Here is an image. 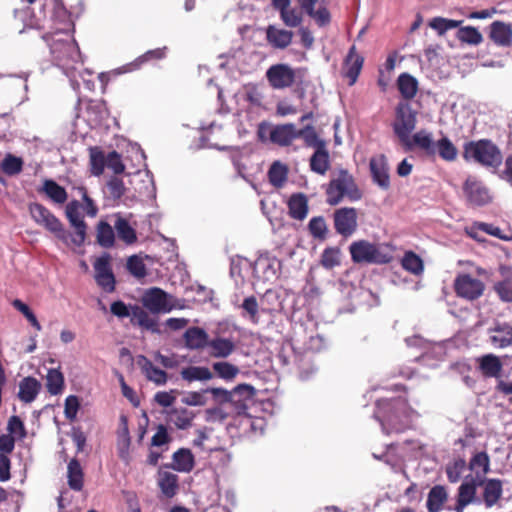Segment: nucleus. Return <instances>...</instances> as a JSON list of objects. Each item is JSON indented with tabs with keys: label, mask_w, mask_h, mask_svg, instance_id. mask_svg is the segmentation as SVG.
Instances as JSON below:
<instances>
[{
	"label": "nucleus",
	"mask_w": 512,
	"mask_h": 512,
	"mask_svg": "<svg viewBox=\"0 0 512 512\" xmlns=\"http://www.w3.org/2000/svg\"><path fill=\"white\" fill-rule=\"evenodd\" d=\"M363 193L358 187L352 174L346 169H340L337 176L332 178L326 188V202L336 206L344 198L355 202L362 198Z\"/></svg>",
	"instance_id": "1"
},
{
	"label": "nucleus",
	"mask_w": 512,
	"mask_h": 512,
	"mask_svg": "<svg viewBox=\"0 0 512 512\" xmlns=\"http://www.w3.org/2000/svg\"><path fill=\"white\" fill-rule=\"evenodd\" d=\"M463 157L485 167L498 168L503 160L500 149L489 139L469 141L464 144Z\"/></svg>",
	"instance_id": "2"
},
{
	"label": "nucleus",
	"mask_w": 512,
	"mask_h": 512,
	"mask_svg": "<svg viewBox=\"0 0 512 512\" xmlns=\"http://www.w3.org/2000/svg\"><path fill=\"white\" fill-rule=\"evenodd\" d=\"M416 124L417 112L409 102L399 101L395 107V119L392 123V128L394 134L407 150H411L414 146L413 138H410V134L415 129Z\"/></svg>",
	"instance_id": "3"
},
{
	"label": "nucleus",
	"mask_w": 512,
	"mask_h": 512,
	"mask_svg": "<svg viewBox=\"0 0 512 512\" xmlns=\"http://www.w3.org/2000/svg\"><path fill=\"white\" fill-rule=\"evenodd\" d=\"M413 144L423 150L427 156L434 157L438 153L443 160L449 162L457 158V148L447 137L434 142L430 133L420 130L413 135Z\"/></svg>",
	"instance_id": "4"
},
{
	"label": "nucleus",
	"mask_w": 512,
	"mask_h": 512,
	"mask_svg": "<svg viewBox=\"0 0 512 512\" xmlns=\"http://www.w3.org/2000/svg\"><path fill=\"white\" fill-rule=\"evenodd\" d=\"M349 252L356 264H388L393 258L390 254L382 252L378 245L367 240L352 242Z\"/></svg>",
	"instance_id": "5"
},
{
	"label": "nucleus",
	"mask_w": 512,
	"mask_h": 512,
	"mask_svg": "<svg viewBox=\"0 0 512 512\" xmlns=\"http://www.w3.org/2000/svg\"><path fill=\"white\" fill-rule=\"evenodd\" d=\"M79 209L80 203L77 200H72L66 205V217L70 225L74 228L73 233L66 230L67 237L63 240V244L67 247H81L86 240L87 224L81 217Z\"/></svg>",
	"instance_id": "6"
},
{
	"label": "nucleus",
	"mask_w": 512,
	"mask_h": 512,
	"mask_svg": "<svg viewBox=\"0 0 512 512\" xmlns=\"http://www.w3.org/2000/svg\"><path fill=\"white\" fill-rule=\"evenodd\" d=\"M29 212L38 225L43 226L63 243V240L67 237L66 229L63 223L47 207L40 203H31Z\"/></svg>",
	"instance_id": "7"
},
{
	"label": "nucleus",
	"mask_w": 512,
	"mask_h": 512,
	"mask_svg": "<svg viewBox=\"0 0 512 512\" xmlns=\"http://www.w3.org/2000/svg\"><path fill=\"white\" fill-rule=\"evenodd\" d=\"M453 288L458 297L474 301L483 295L485 284L470 274L461 273L456 276Z\"/></svg>",
	"instance_id": "8"
},
{
	"label": "nucleus",
	"mask_w": 512,
	"mask_h": 512,
	"mask_svg": "<svg viewBox=\"0 0 512 512\" xmlns=\"http://www.w3.org/2000/svg\"><path fill=\"white\" fill-rule=\"evenodd\" d=\"M173 296L158 287H152L142 296L143 306L154 314L167 313L175 308Z\"/></svg>",
	"instance_id": "9"
},
{
	"label": "nucleus",
	"mask_w": 512,
	"mask_h": 512,
	"mask_svg": "<svg viewBox=\"0 0 512 512\" xmlns=\"http://www.w3.org/2000/svg\"><path fill=\"white\" fill-rule=\"evenodd\" d=\"M93 268L97 285L107 293L114 292L116 279L111 266L110 254L104 253L98 257L93 263Z\"/></svg>",
	"instance_id": "10"
},
{
	"label": "nucleus",
	"mask_w": 512,
	"mask_h": 512,
	"mask_svg": "<svg viewBox=\"0 0 512 512\" xmlns=\"http://www.w3.org/2000/svg\"><path fill=\"white\" fill-rule=\"evenodd\" d=\"M357 210L353 207L336 209L333 213L335 231L343 237H349L355 233L358 226Z\"/></svg>",
	"instance_id": "11"
},
{
	"label": "nucleus",
	"mask_w": 512,
	"mask_h": 512,
	"mask_svg": "<svg viewBox=\"0 0 512 512\" xmlns=\"http://www.w3.org/2000/svg\"><path fill=\"white\" fill-rule=\"evenodd\" d=\"M266 78L273 89H285L295 82V71L288 64H275L266 71Z\"/></svg>",
	"instance_id": "12"
},
{
	"label": "nucleus",
	"mask_w": 512,
	"mask_h": 512,
	"mask_svg": "<svg viewBox=\"0 0 512 512\" xmlns=\"http://www.w3.org/2000/svg\"><path fill=\"white\" fill-rule=\"evenodd\" d=\"M463 192L471 205L483 206L491 201L489 190L475 176H468L463 184Z\"/></svg>",
	"instance_id": "13"
},
{
	"label": "nucleus",
	"mask_w": 512,
	"mask_h": 512,
	"mask_svg": "<svg viewBox=\"0 0 512 512\" xmlns=\"http://www.w3.org/2000/svg\"><path fill=\"white\" fill-rule=\"evenodd\" d=\"M481 485L480 477H472L468 475L465 480L458 487L455 510L456 512H463L464 508L477 501L476 492L477 488Z\"/></svg>",
	"instance_id": "14"
},
{
	"label": "nucleus",
	"mask_w": 512,
	"mask_h": 512,
	"mask_svg": "<svg viewBox=\"0 0 512 512\" xmlns=\"http://www.w3.org/2000/svg\"><path fill=\"white\" fill-rule=\"evenodd\" d=\"M370 172L374 183L387 190L390 187L387 158L384 154L373 156L369 162Z\"/></svg>",
	"instance_id": "15"
},
{
	"label": "nucleus",
	"mask_w": 512,
	"mask_h": 512,
	"mask_svg": "<svg viewBox=\"0 0 512 512\" xmlns=\"http://www.w3.org/2000/svg\"><path fill=\"white\" fill-rule=\"evenodd\" d=\"M266 42L273 48L284 50L292 43L294 33L290 30L279 28L276 25L270 24L265 28Z\"/></svg>",
	"instance_id": "16"
},
{
	"label": "nucleus",
	"mask_w": 512,
	"mask_h": 512,
	"mask_svg": "<svg viewBox=\"0 0 512 512\" xmlns=\"http://www.w3.org/2000/svg\"><path fill=\"white\" fill-rule=\"evenodd\" d=\"M476 370L484 378H499L503 369L500 358L494 354H485L475 359Z\"/></svg>",
	"instance_id": "17"
},
{
	"label": "nucleus",
	"mask_w": 512,
	"mask_h": 512,
	"mask_svg": "<svg viewBox=\"0 0 512 512\" xmlns=\"http://www.w3.org/2000/svg\"><path fill=\"white\" fill-rule=\"evenodd\" d=\"M481 485L479 487H483V501L486 507L494 506L499 499L502 497L503 493V485L500 479H486L480 477Z\"/></svg>",
	"instance_id": "18"
},
{
	"label": "nucleus",
	"mask_w": 512,
	"mask_h": 512,
	"mask_svg": "<svg viewBox=\"0 0 512 512\" xmlns=\"http://www.w3.org/2000/svg\"><path fill=\"white\" fill-rule=\"evenodd\" d=\"M364 58L356 53L353 45L344 60V76L349 79V85H354L363 67Z\"/></svg>",
	"instance_id": "19"
},
{
	"label": "nucleus",
	"mask_w": 512,
	"mask_h": 512,
	"mask_svg": "<svg viewBox=\"0 0 512 512\" xmlns=\"http://www.w3.org/2000/svg\"><path fill=\"white\" fill-rule=\"evenodd\" d=\"M297 139L296 126L293 123L279 124L270 130V140L272 143L285 147Z\"/></svg>",
	"instance_id": "20"
},
{
	"label": "nucleus",
	"mask_w": 512,
	"mask_h": 512,
	"mask_svg": "<svg viewBox=\"0 0 512 512\" xmlns=\"http://www.w3.org/2000/svg\"><path fill=\"white\" fill-rule=\"evenodd\" d=\"M50 50L54 59L62 65H69V60L74 61L78 54L76 45L70 41H54Z\"/></svg>",
	"instance_id": "21"
},
{
	"label": "nucleus",
	"mask_w": 512,
	"mask_h": 512,
	"mask_svg": "<svg viewBox=\"0 0 512 512\" xmlns=\"http://www.w3.org/2000/svg\"><path fill=\"white\" fill-rule=\"evenodd\" d=\"M397 89L402 97V101L409 102L418 93L419 82L411 74L404 72L401 73L396 81Z\"/></svg>",
	"instance_id": "22"
},
{
	"label": "nucleus",
	"mask_w": 512,
	"mask_h": 512,
	"mask_svg": "<svg viewBox=\"0 0 512 512\" xmlns=\"http://www.w3.org/2000/svg\"><path fill=\"white\" fill-rule=\"evenodd\" d=\"M137 364L149 381L154 382L156 385H164L167 382V373L154 366L147 357L139 356Z\"/></svg>",
	"instance_id": "23"
},
{
	"label": "nucleus",
	"mask_w": 512,
	"mask_h": 512,
	"mask_svg": "<svg viewBox=\"0 0 512 512\" xmlns=\"http://www.w3.org/2000/svg\"><path fill=\"white\" fill-rule=\"evenodd\" d=\"M288 214L295 220L302 221L308 214V199L303 193H294L290 196L288 202Z\"/></svg>",
	"instance_id": "24"
},
{
	"label": "nucleus",
	"mask_w": 512,
	"mask_h": 512,
	"mask_svg": "<svg viewBox=\"0 0 512 512\" xmlns=\"http://www.w3.org/2000/svg\"><path fill=\"white\" fill-rule=\"evenodd\" d=\"M185 346L190 350H200L207 347L209 335L200 327L188 328L184 335Z\"/></svg>",
	"instance_id": "25"
},
{
	"label": "nucleus",
	"mask_w": 512,
	"mask_h": 512,
	"mask_svg": "<svg viewBox=\"0 0 512 512\" xmlns=\"http://www.w3.org/2000/svg\"><path fill=\"white\" fill-rule=\"evenodd\" d=\"M207 347L212 358H227L236 348L235 343L231 339L223 337L209 339Z\"/></svg>",
	"instance_id": "26"
},
{
	"label": "nucleus",
	"mask_w": 512,
	"mask_h": 512,
	"mask_svg": "<svg viewBox=\"0 0 512 512\" xmlns=\"http://www.w3.org/2000/svg\"><path fill=\"white\" fill-rule=\"evenodd\" d=\"M315 151L310 157V169L319 174L325 175L330 169V156L326 145H320L314 148Z\"/></svg>",
	"instance_id": "27"
},
{
	"label": "nucleus",
	"mask_w": 512,
	"mask_h": 512,
	"mask_svg": "<svg viewBox=\"0 0 512 512\" xmlns=\"http://www.w3.org/2000/svg\"><path fill=\"white\" fill-rule=\"evenodd\" d=\"M114 217V228L117 232L119 240L123 241L126 245L134 244L137 241V234L135 229L120 213L114 214Z\"/></svg>",
	"instance_id": "28"
},
{
	"label": "nucleus",
	"mask_w": 512,
	"mask_h": 512,
	"mask_svg": "<svg viewBox=\"0 0 512 512\" xmlns=\"http://www.w3.org/2000/svg\"><path fill=\"white\" fill-rule=\"evenodd\" d=\"M490 39L498 46L507 47L512 43V29L509 25L494 21L490 25Z\"/></svg>",
	"instance_id": "29"
},
{
	"label": "nucleus",
	"mask_w": 512,
	"mask_h": 512,
	"mask_svg": "<svg viewBox=\"0 0 512 512\" xmlns=\"http://www.w3.org/2000/svg\"><path fill=\"white\" fill-rule=\"evenodd\" d=\"M41 389V383L34 377H24L19 383L18 397L22 402L31 403Z\"/></svg>",
	"instance_id": "30"
},
{
	"label": "nucleus",
	"mask_w": 512,
	"mask_h": 512,
	"mask_svg": "<svg viewBox=\"0 0 512 512\" xmlns=\"http://www.w3.org/2000/svg\"><path fill=\"white\" fill-rule=\"evenodd\" d=\"M38 192L44 193L49 199L57 204H64L68 199V194L65 188L52 179L44 180L43 185Z\"/></svg>",
	"instance_id": "31"
},
{
	"label": "nucleus",
	"mask_w": 512,
	"mask_h": 512,
	"mask_svg": "<svg viewBox=\"0 0 512 512\" xmlns=\"http://www.w3.org/2000/svg\"><path fill=\"white\" fill-rule=\"evenodd\" d=\"M178 480V476L172 472L159 471L158 486L166 498H172L177 494Z\"/></svg>",
	"instance_id": "32"
},
{
	"label": "nucleus",
	"mask_w": 512,
	"mask_h": 512,
	"mask_svg": "<svg viewBox=\"0 0 512 512\" xmlns=\"http://www.w3.org/2000/svg\"><path fill=\"white\" fill-rule=\"evenodd\" d=\"M448 499V493L444 486L435 485L428 493L426 506L429 512H440Z\"/></svg>",
	"instance_id": "33"
},
{
	"label": "nucleus",
	"mask_w": 512,
	"mask_h": 512,
	"mask_svg": "<svg viewBox=\"0 0 512 512\" xmlns=\"http://www.w3.org/2000/svg\"><path fill=\"white\" fill-rule=\"evenodd\" d=\"M68 486L74 491H81L84 486V472L76 458L68 463L67 467Z\"/></svg>",
	"instance_id": "34"
},
{
	"label": "nucleus",
	"mask_w": 512,
	"mask_h": 512,
	"mask_svg": "<svg viewBox=\"0 0 512 512\" xmlns=\"http://www.w3.org/2000/svg\"><path fill=\"white\" fill-rule=\"evenodd\" d=\"M111 224L100 220L96 225V242L103 248H111L115 244V232Z\"/></svg>",
	"instance_id": "35"
},
{
	"label": "nucleus",
	"mask_w": 512,
	"mask_h": 512,
	"mask_svg": "<svg viewBox=\"0 0 512 512\" xmlns=\"http://www.w3.org/2000/svg\"><path fill=\"white\" fill-rule=\"evenodd\" d=\"M468 468L474 472L472 477L485 478L486 474L490 471V457L485 451L477 452L470 459Z\"/></svg>",
	"instance_id": "36"
},
{
	"label": "nucleus",
	"mask_w": 512,
	"mask_h": 512,
	"mask_svg": "<svg viewBox=\"0 0 512 512\" xmlns=\"http://www.w3.org/2000/svg\"><path fill=\"white\" fill-rule=\"evenodd\" d=\"M172 459L173 469L179 472H190L194 467V456L189 449L180 448L174 452Z\"/></svg>",
	"instance_id": "37"
},
{
	"label": "nucleus",
	"mask_w": 512,
	"mask_h": 512,
	"mask_svg": "<svg viewBox=\"0 0 512 512\" xmlns=\"http://www.w3.org/2000/svg\"><path fill=\"white\" fill-rule=\"evenodd\" d=\"M107 156L99 146L89 147L90 172L94 176L103 174L106 167Z\"/></svg>",
	"instance_id": "38"
},
{
	"label": "nucleus",
	"mask_w": 512,
	"mask_h": 512,
	"mask_svg": "<svg viewBox=\"0 0 512 512\" xmlns=\"http://www.w3.org/2000/svg\"><path fill=\"white\" fill-rule=\"evenodd\" d=\"M131 322L139 326L151 330L158 331V323L155 319L151 318L148 313L141 307L134 305L131 307Z\"/></svg>",
	"instance_id": "39"
},
{
	"label": "nucleus",
	"mask_w": 512,
	"mask_h": 512,
	"mask_svg": "<svg viewBox=\"0 0 512 512\" xmlns=\"http://www.w3.org/2000/svg\"><path fill=\"white\" fill-rule=\"evenodd\" d=\"M494 334L490 336L492 345L498 348H506L512 345L511 325L499 324L493 329Z\"/></svg>",
	"instance_id": "40"
},
{
	"label": "nucleus",
	"mask_w": 512,
	"mask_h": 512,
	"mask_svg": "<svg viewBox=\"0 0 512 512\" xmlns=\"http://www.w3.org/2000/svg\"><path fill=\"white\" fill-rule=\"evenodd\" d=\"M180 374L181 377L188 382L208 381L214 377L210 369L204 366H188L183 368Z\"/></svg>",
	"instance_id": "41"
},
{
	"label": "nucleus",
	"mask_w": 512,
	"mask_h": 512,
	"mask_svg": "<svg viewBox=\"0 0 512 512\" xmlns=\"http://www.w3.org/2000/svg\"><path fill=\"white\" fill-rule=\"evenodd\" d=\"M166 55V47L156 48L145 52L143 55L136 58L133 62L129 63L125 67L126 72H132L139 69L143 64L153 61L163 59Z\"/></svg>",
	"instance_id": "42"
},
{
	"label": "nucleus",
	"mask_w": 512,
	"mask_h": 512,
	"mask_svg": "<svg viewBox=\"0 0 512 512\" xmlns=\"http://www.w3.org/2000/svg\"><path fill=\"white\" fill-rule=\"evenodd\" d=\"M288 168L279 161H275L269 168V182L276 188H280L287 181Z\"/></svg>",
	"instance_id": "43"
},
{
	"label": "nucleus",
	"mask_w": 512,
	"mask_h": 512,
	"mask_svg": "<svg viewBox=\"0 0 512 512\" xmlns=\"http://www.w3.org/2000/svg\"><path fill=\"white\" fill-rule=\"evenodd\" d=\"M238 386H244L248 388V391H240L237 393L234 399H230V403L235 406L237 414L244 413L248 408V402L253 399L255 389L249 384H239Z\"/></svg>",
	"instance_id": "44"
},
{
	"label": "nucleus",
	"mask_w": 512,
	"mask_h": 512,
	"mask_svg": "<svg viewBox=\"0 0 512 512\" xmlns=\"http://www.w3.org/2000/svg\"><path fill=\"white\" fill-rule=\"evenodd\" d=\"M296 135L297 139H303L307 147L316 148L321 144L326 145V141L318 137V134L312 125H306L301 129H296Z\"/></svg>",
	"instance_id": "45"
},
{
	"label": "nucleus",
	"mask_w": 512,
	"mask_h": 512,
	"mask_svg": "<svg viewBox=\"0 0 512 512\" xmlns=\"http://www.w3.org/2000/svg\"><path fill=\"white\" fill-rule=\"evenodd\" d=\"M46 388L51 395H58L64 389V376L58 369H49L46 376Z\"/></svg>",
	"instance_id": "46"
},
{
	"label": "nucleus",
	"mask_w": 512,
	"mask_h": 512,
	"mask_svg": "<svg viewBox=\"0 0 512 512\" xmlns=\"http://www.w3.org/2000/svg\"><path fill=\"white\" fill-rule=\"evenodd\" d=\"M401 265L404 270L414 275H420L424 270L423 260L413 251L405 252Z\"/></svg>",
	"instance_id": "47"
},
{
	"label": "nucleus",
	"mask_w": 512,
	"mask_h": 512,
	"mask_svg": "<svg viewBox=\"0 0 512 512\" xmlns=\"http://www.w3.org/2000/svg\"><path fill=\"white\" fill-rule=\"evenodd\" d=\"M212 369L217 377L225 381L234 380L240 372L239 368L236 365L226 361L214 362L212 365Z\"/></svg>",
	"instance_id": "48"
},
{
	"label": "nucleus",
	"mask_w": 512,
	"mask_h": 512,
	"mask_svg": "<svg viewBox=\"0 0 512 512\" xmlns=\"http://www.w3.org/2000/svg\"><path fill=\"white\" fill-rule=\"evenodd\" d=\"M170 421L178 428V429H187L192 425V421L194 419L193 412L181 408V409H173L170 413Z\"/></svg>",
	"instance_id": "49"
},
{
	"label": "nucleus",
	"mask_w": 512,
	"mask_h": 512,
	"mask_svg": "<svg viewBox=\"0 0 512 512\" xmlns=\"http://www.w3.org/2000/svg\"><path fill=\"white\" fill-rule=\"evenodd\" d=\"M466 467L467 463L464 458H457L448 463L445 468L448 481L450 483H457L460 481Z\"/></svg>",
	"instance_id": "50"
},
{
	"label": "nucleus",
	"mask_w": 512,
	"mask_h": 512,
	"mask_svg": "<svg viewBox=\"0 0 512 512\" xmlns=\"http://www.w3.org/2000/svg\"><path fill=\"white\" fill-rule=\"evenodd\" d=\"M23 160L13 154H7L1 162V170L8 176L18 175L23 170Z\"/></svg>",
	"instance_id": "51"
},
{
	"label": "nucleus",
	"mask_w": 512,
	"mask_h": 512,
	"mask_svg": "<svg viewBox=\"0 0 512 512\" xmlns=\"http://www.w3.org/2000/svg\"><path fill=\"white\" fill-rule=\"evenodd\" d=\"M457 38L471 45H478L483 41L482 34L472 26L461 27L457 32Z\"/></svg>",
	"instance_id": "52"
},
{
	"label": "nucleus",
	"mask_w": 512,
	"mask_h": 512,
	"mask_svg": "<svg viewBox=\"0 0 512 512\" xmlns=\"http://www.w3.org/2000/svg\"><path fill=\"white\" fill-rule=\"evenodd\" d=\"M248 391L247 387L236 386L233 390L228 391L224 388H209L206 392L212 394L213 398L220 403H230V399H234L240 391Z\"/></svg>",
	"instance_id": "53"
},
{
	"label": "nucleus",
	"mask_w": 512,
	"mask_h": 512,
	"mask_svg": "<svg viewBox=\"0 0 512 512\" xmlns=\"http://www.w3.org/2000/svg\"><path fill=\"white\" fill-rule=\"evenodd\" d=\"M126 268L128 272L137 279H142L147 275L144 261L138 255H132L127 259Z\"/></svg>",
	"instance_id": "54"
},
{
	"label": "nucleus",
	"mask_w": 512,
	"mask_h": 512,
	"mask_svg": "<svg viewBox=\"0 0 512 512\" xmlns=\"http://www.w3.org/2000/svg\"><path fill=\"white\" fill-rule=\"evenodd\" d=\"M461 20H453V19H447L443 17H435L433 18L429 26L436 30L439 35L445 34L448 30L457 28L461 25Z\"/></svg>",
	"instance_id": "55"
},
{
	"label": "nucleus",
	"mask_w": 512,
	"mask_h": 512,
	"mask_svg": "<svg viewBox=\"0 0 512 512\" xmlns=\"http://www.w3.org/2000/svg\"><path fill=\"white\" fill-rule=\"evenodd\" d=\"M241 308L244 311V313L242 314L243 317L248 316L249 320L253 324H258V322H259V315H258L259 306H258V302H257V299L255 296L246 297L243 300Z\"/></svg>",
	"instance_id": "56"
},
{
	"label": "nucleus",
	"mask_w": 512,
	"mask_h": 512,
	"mask_svg": "<svg viewBox=\"0 0 512 512\" xmlns=\"http://www.w3.org/2000/svg\"><path fill=\"white\" fill-rule=\"evenodd\" d=\"M283 23L291 28L298 27L302 23V13L295 8L287 7L279 12Z\"/></svg>",
	"instance_id": "57"
},
{
	"label": "nucleus",
	"mask_w": 512,
	"mask_h": 512,
	"mask_svg": "<svg viewBox=\"0 0 512 512\" xmlns=\"http://www.w3.org/2000/svg\"><path fill=\"white\" fill-rule=\"evenodd\" d=\"M310 234L314 238L325 239L327 235V224L322 216L313 217L308 224Z\"/></svg>",
	"instance_id": "58"
},
{
	"label": "nucleus",
	"mask_w": 512,
	"mask_h": 512,
	"mask_svg": "<svg viewBox=\"0 0 512 512\" xmlns=\"http://www.w3.org/2000/svg\"><path fill=\"white\" fill-rule=\"evenodd\" d=\"M340 264V250L338 248L328 247L324 249L321 255V265L327 269H332Z\"/></svg>",
	"instance_id": "59"
},
{
	"label": "nucleus",
	"mask_w": 512,
	"mask_h": 512,
	"mask_svg": "<svg viewBox=\"0 0 512 512\" xmlns=\"http://www.w3.org/2000/svg\"><path fill=\"white\" fill-rule=\"evenodd\" d=\"M493 290L503 302H512V281L509 279L496 282Z\"/></svg>",
	"instance_id": "60"
},
{
	"label": "nucleus",
	"mask_w": 512,
	"mask_h": 512,
	"mask_svg": "<svg viewBox=\"0 0 512 512\" xmlns=\"http://www.w3.org/2000/svg\"><path fill=\"white\" fill-rule=\"evenodd\" d=\"M107 189L110 197L114 200H119L126 191L123 180L115 176L108 180Z\"/></svg>",
	"instance_id": "61"
},
{
	"label": "nucleus",
	"mask_w": 512,
	"mask_h": 512,
	"mask_svg": "<svg viewBox=\"0 0 512 512\" xmlns=\"http://www.w3.org/2000/svg\"><path fill=\"white\" fill-rule=\"evenodd\" d=\"M53 18L59 23L64 25V28H69L73 23L71 20V13L61 3H56L53 9Z\"/></svg>",
	"instance_id": "62"
},
{
	"label": "nucleus",
	"mask_w": 512,
	"mask_h": 512,
	"mask_svg": "<svg viewBox=\"0 0 512 512\" xmlns=\"http://www.w3.org/2000/svg\"><path fill=\"white\" fill-rule=\"evenodd\" d=\"M106 167L115 174H121L125 171V165L122 162L121 155L117 151H111L107 155Z\"/></svg>",
	"instance_id": "63"
},
{
	"label": "nucleus",
	"mask_w": 512,
	"mask_h": 512,
	"mask_svg": "<svg viewBox=\"0 0 512 512\" xmlns=\"http://www.w3.org/2000/svg\"><path fill=\"white\" fill-rule=\"evenodd\" d=\"M7 430L10 435H16L20 438L26 436V430L23 421L19 416L13 415L8 420Z\"/></svg>",
	"instance_id": "64"
}]
</instances>
